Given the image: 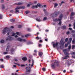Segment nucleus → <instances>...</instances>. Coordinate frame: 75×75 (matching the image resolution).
<instances>
[{
  "instance_id": "39",
  "label": "nucleus",
  "mask_w": 75,
  "mask_h": 75,
  "mask_svg": "<svg viewBox=\"0 0 75 75\" xmlns=\"http://www.w3.org/2000/svg\"><path fill=\"white\" fill-rule=\"evenodd\" d=\"M22 27V26H21V25H18V27L19 28H21Z\"/></svg>"
},
{
  "instance_id": "21",
  "label": "nucleus",
  "mask_w": 75,
  "mask_h": 75,
  "mask_svg": "<svg viewBox=\"0 0 75 75\" xmlns=\"http://www.w3.org/2000/svg\"><path fill=\"white\" fill-rule=\"evenodd\" d=\"M21 9L20 6H17L16 8L15 9V10H18Z\"/></svg>"
},
{
  "instance_id": "20",
  "label": "nucleus",
  "mask_w": 75,
  "mask_h": 75,
  "mask_svg": "<svg viewBox=\"0 0 75 75\" xmlns=\"http://www.w3.org/2000/svg\"><path fill=\"white\" fill-rule=\"evenodd\" d=\"M53 62H54V63H58L59 62L58 61H57L56 60H54L53 61Z\"/></svg>"
},
{
  "instance_id": "40",
  "label": "nucleus",
  "mask_w": 75,
  "mask_h": 75,
  "mask_svg": "<svg viewBox=\"0 0 75 75\" xmlns=\"http://www.w3.org/2000/svg\"><path fill=\"white\" fill-rule=\"evenodd\" d=\"M39 47H42V45L41 44H39L38 45Z\"/></svg>"
},
{
  "instance_id": "35",
  "label": "nucleus",
  "mask_w": 75,
  "mask_h": 75,
  "mask_svg": "<svg viewBox=\"0 0 75 75\" xmlns=\"http://www.w3.org/2000/svg\"><path fill=\"white\" fill-rule=\"evenodd\" d=\"M42 70L43 71H44V72H45V71H46V69H45V68H42Z\"/></svg>"
},
{
  "instance_id": "31",
  "label": "nucleus",
  "mask_w": 75,
  "mask_h": 75,
  "mask_svg": "<svg viewBox=\"0 0 75 75\" xmlns=\"http://www.w3.org/2000/svg\"><path fill=\"white\" fill-rule=\"evenodd\" d=\"M1 43H3L4 42V40H1L0 41Z\"/></svg>"
},
{
  "instance_id": "32",
  "label": "nucleus",
  "mask_w": 75,
  "mask_h": 75,
  "mask_svg": "<svg viewBox=\"0 0 75 75\" xmlns=\"http://www.w3.org/2000/svg\"><path fill=\"white\" fill-rule=\"evenodd\" d=\"M29 13H30V11H25V13H26V14H28Z\"/></svg>"
},
{
  "instance_id": "28",
  "label": "nucleus",
  "mask_w": 75,
  "mask_h": 75,
  "mask_svg": "<svg viewBox=\"0 0 75 75\" xmlns=\"http://www.w3.org/2000/svg\"><path fill=\"white\" fill-rule=\"evenodd\" d=\"M71 45H69L68 46V50H71Z\"/></svg>"
},
{
  "instance_id": "55",
  "label": "nucleus",
  "mask_w": 75,
  "mask_h": 75,
  "mask_svg": "<svg viewBox=\"0 0 75 75\" xmlns=\"http://www.w3.org/2000/svg\"><path fill=\"white\" fill-rule=\"evenodd\" d=\"M27 7H30V5L29 4H28Z\"/></svg>"
},
{
  "instance_id": "37",
  "label": "nucleus",
  "mask_w": 75,
  "mask_h": 75,
  "mask_svg": "<svg viewBox=\"0 0 75 75\" xmlns=\"http://www.w3.org/2000/svg\"><path fill=\"white\" fill-rule=\"evenodd\" d=\"M38 7H40V6H41V5L40 4H38Z\"/></svg>"
},
{
  "instance_id": "5",
  "label": "nucleus",
  "mask_w": 75,
  "mask_h": 75,
  "mask_svg": "<svg viewBox=\"0 0 75 75\" xmlns=\"http://www.w3.org/2000/svg\"><path fill=\"white\" fill-rule=\"evenodd\" d=\"M59 14V12L58 11V12H56L54 13H53V14L55 17H57V16H58V15Z\"/></svg>"
},
{
  "instance_id": "14",
  "label": "nucleus",
  "mask_w": 75,
  "mask_h": 75,
  "mask_svg": "<svg viewBox=\"0 0 75 75\" xmlns=\"http://www.w3.org/2000/svg\"><path fill=\"white\" fill-rule=\"evenodd\" d=\"M6 40L7 41L8 40L9 41H11L12 40V38L10 37L9 38H7L6 39Z\"/></svg>"
},
{
  "instance_id": "60",
  "label": "nucleus",
  "mask_w": 75,
  "mask_h": 75,
  "mask_svg": "<svg viewBox=\"0 0 75 75\" xmlns=\"http://www.w3.org/2000/svg\"><path fill=\"white\" fill-rule=\"evenodd\" d=\"M67 34H69V32L68 31L66 33Z\"/></svg>"
},
{
  "instance_id": "8",
  "label": "nucleus",
  "mask_w": 75,
  "mask_h": 75,
  "mask_svg": "<svg viewBox=\"0 0 75 75\" xmlns=\"http://www.w3.org/2000/svg\"><path fill=\"white\" fill-rule=\"evenodd\" d=\"M31 8L33 9L34 8H38V4H37V5H35V6L34 5L33 6L31 7Z\"/></svg>"
},
{
  "instance_id": "36",
  "label": "nucleus",
  "mask_w": 75,
  "mask_h": 75,
  "mask_svg": "<svg viewBox=\"0 0 75 75\" xmlns=\"http://www.w3.org/2000/svg\"><path fill=\"white\" fill-rule=\"evenodd\" d=\"M41 18H39V19H38V22H40V21H41Z\"/></svg>"
},
{
  "instance_id": "56",
  "label": "nucleus",
  "mask_w": 75,
  "mask_h": 75,
  "mask_svg": "<svg viewBox=\"0 0 75 75\" xmlns=\"http://www.w3.org/2000/svg\"><path fill=\"white\" fill-rule=\"evenodd\" d=\"M70 11H73V8L70 9Z\"/></svg>"
},
{
  "instance_id": "24",
  "label": "nucleus",
  "mask_w": 75,
  "mask_h": 75,
  "mask_svg": "<svg viewBox=\"0 0 75 75\" xmlns=\"http://www.w3.org/2000/svg\"><path fill=\"white\" fill-rule=\"evenodd\" d=\"M63 52H64V54H65V52H67V49H64L63 50Z\"/></svg>"
},
{
  "instance_id": "52",
  "label": "nucleus",
  "mask_w": 75,
  "mask_h": 75,
  "mask_svg": "<svg viewBox=\"0 0 75 75\" xmlns=\"http://www.w3.org/2000/svg\"><path fill=\"white\" fill-rule=\"evenodd\" d=\"M21 66L22 67H25V65H24V64H23V65L22 64V65H21Z\"/></svg>"
},
{
  "instance_id": "59",
  "label": "nucleus",
  "mask_w": 75,
  "mask_h": 75,
  "mask_svg": "<svg viewBox=\"0 0 75 75\" xmlns=\"http://www.w3.org/2000/svg\"><path fill=\"white\" fill-rule=\"evenodd\" d=\"M0 61H1L3 62V59H1Z\"/></svg>"
},
{
  "instance_id": "7",
  "label": "nucleus",
  "mask_w": 75,
  "mask_h": 75,
  "mask_svg": "<svg viewBox=\"0 0 75 75\" xmlns=\"http://www.w3.org/2000/svg\"><path fill=\"white\" fill-rule=\"evenodd\" d=\"M58 42H57L56 43L53 44V46L54 48H55L56 47H58Z\"/></svg>"
},
{
  "instance_id": "43",
  "label": "nucleus",
  "mask_w": 75,
  "mask_h": 75,
  "mask_svg": "<svg viewBox=\"0 0 75 75\" xmlns=\"http://www.w3.org/2000/svg\"><path fill=\"white\" fill-rule=\"evenodd\" d=\"M61 23H62V22H61V21H60L59 22V25H61Z\"/></svg>"
},
{
  "instance_id": "11",
  "label": "nucleus",
  "mask_w": 75,
  "mask_h": 75,
  "mask_svg": "<svg viewBox=\"0 0 75 75\" xmlns=\"http://www.w3.org/2000/svg\"><path fill=\"white\" fill-rule=\"evenodd\" d=\"M17 39L18 40V41H20V42H21V41H23V39L21 38H18Z\"/></svg>"
},
{
  "instance_id": "46",
  "label": "nucleus",
  "mask_w": 75,
  "mask_h": 75,
  "mask_svg": "<svg viewBox=\"0 0 75 75\" xmlns=\"http://www.w3.org/2000/svg\"><path fill=\"white\" fill-rule=\"evenodd\" d=\"M9 48H8L7 47L6 49V51H7V52L9 50Z\"/></svg>"
},
{
  "instance_id": "13",
  "label": "nucleus",
  "mask_w": 75,
  "mask_h": 75,
  "mask_svg": "<svg viewBox=\"0 0 75 75\" xmlns=\"http://www.w3.org/2000/svg\"><path fill=\"white\" fill-rule=\"evenodd\" d=\"M31 34L29 33L28 34H27L26 35H25V37H26V38H27L28 36H31Z\"/></svg>"
},
{
  "instance_id": "33",
  "label": "nucleus",
  "mask_w": 75,
  "mask_h": 75,
  "mask_svg": "<svg viewBox=\"0 0 75 75\" xmlns=\"http://www.w3.org/2000/svg\"><path fill=\"white\" fill-rule=\"evenodd\" d=\"M2 18H3V16L2 15L0 14V19H2Z\"/></svg>"
},
{
  "instance_id": "18",
  "label": "nucleus",
  "mask_w": 75,
  "mask_h": 75,
  "mask_svg": "<svg viewBox=\"0 0 75 75\" xmlns=\"http://www.w3.org/2000/svg\"><path fill=\"white\" fill-rule=\"evenodd\" d=\"M42 54H43V53L42 52H40L39 53V55L40 57H41L42 55Z\"/></svg>"
},
{
  "instance_id": "16",
  "label": "nucleus",
  "mask_w": 75,
  "mask_h": 75,
  "mask_svg": "<svg viewBox=\"0 0 75 75\" xmlns=\"http://www.w3.org/2000/svg\"><path fill=\"white\" fill-rule=\"evenodd\" d=\"M62 28L63 29V30H65L66 28H67V27L64 25H63V26L62 27Z\"/></svg>"
},
{
  "instance_id": "12",
  "label": "nucleus",
  "mask_w": 75,
  "mask_h": 75,
  "mask_svg": "<svg viewBox=\"0 0 75 75\" xmlns=\"http://www.w3.org/2000/svg\"><path fill=\"white\" fill-rule=\"evenodd\" d=\"M72 39L71 38H70L69 39V40L68 42V44H70L71 43V41H72Z\"/></svg>"
},
{
  "instance_id": "19",
  "label": "nucleus",
  "mask_w": 75,
  "mask_h": 75,
  "mask_svg": "<svg viewBox=\"0 0 75 75\" xmlns=\"http://www.w3.org/2000/svg\"><path fill=\"white\" fill-rule=\"evenodd\" d=\"M21 9H24L25 8V6H20Z\"/></svg>"
},
{
  "instance_id": "51",
  "label": "nucleus",
  "mask_w": 75,
  "mask_h": 75,
  "mask_svg": "<svg viewBox=\"0 0 75 75\" xmlns=\"http://www.w3.org/2000/svg\"><path fill=\"white\" fill-rule=\"evenodd\" d=\"M16 35L15 33H13L12 34V35H11V36H14Z\"/></svg>"
},
{
  "instance_id": "10",
  "label": "nucleus",
  "mask_w": 75,
  "mask_h": 75,
  "mask_svg": "<svg viewBox=\"0 0 75 75\" xmlns=\"http://www.w3.org/2000/svg\"><path fill=\"white\" fill-rule=\"evenodd\" d=\"M18 6H20V5H22L23 4V3L22 2H19L17 4H16Z\"/></svg>"
},
{
  "instance_id": "64",
  "label": "nucleus",
  "mask_w": 75,
  "mask_h": 75,
  "mask_svg": "<svg viewBox=\"0 0 75 75\" xmlns=\"http://www.w3.org/2000/svg\"><path fill=\"white\" fill-rule=\"evenodd\" d=\"M72 54H73V55H75V52L72 53Z\"/></svg>"
},
{
  "instance_id": "61",
  "label": "nucleus",
  "mask_w": 75,
  "mask_h": 75,
  "mask_svg": "<svg viewBox=\"0 0 75 75\" xmlns=\"http://www.w3.org/2000/svg\"><path fill=\"white\" fill-rule=\"evenodd\" d=\"M43 7H45H45H46L47 6L46 5H43Z\"/></svg>"
},
{
  "instance_id": "3",
  "label": "nucleus",
  "mask_w": 75,
  "mask_h": 75,
  "mask_svg": "<svg viewBox=\"0 0 75 75\" xmlns=\"http://www.w3.org/2000/svg\"><path fill=\"white\" fill-rule=\"evenodd\" d=\"M64 54L66 55L64 57H62L63 59H67V58H69V54L67 52H65Z\"/></svg>"
},
{
  "instance_id": "30",
  "label": "nucleus",
  "mask_w": 75,
  "mask_h": 75,
  "mask_svg": "<svg viewBox=\"0 0 75 75\" xmlns=\"http://www.w3.org/2000/svg\"><path fill=\"white\" fill-rule=\"evenodd\" d=\"M75 14V13L74 12H72L71 13V16H74Z\"/></svg>"
},
{
  "instance_id": "63",
  "label": "nucleus",
  "mask_w": 75,
  "mask_h": 75,
  "mask_svg": "<svg viewBox=\"0 0 75 75\" xmlns=\"http://www.w3.org/2000/svg\"><path fill=\"white\" fill-rule=\"evenodd\" d=\"M70 18L71 19H73V18H74V17L71 16Z\"/></svg>"
},
{
  "instance_id": "17",
  "label": "nucleus",
  "mask_w": 75,
  "mask_h": 75,
  "mask_svg": "<svg viewBox=\"0 0 75 75\" xmlns=\"http://www.w3.org/2000/svg\"><path fill=\"white\" fill-rule=\"evenodd\" d=\"M16 10L15 11V13L17 14V13H20L18 9H15Z\"/></svg>"
},
{
  "instance_id": "9",
  "label": "nucleus",
  "mask_w": 75,
  "mask_h": 75,
  "mask_svg": "<svg viewBox=\"0 0 75 75\" xmlns=\"http://www.w3.org/2000/svg\"><path fill=\"white\" fill-rule=\"evenodd\" d=\"M33 44V42L31 41L28 42L27 43V45H30V44Z\"/></svg>"
},
{
  "instance_id": "15",
  "label": "nucleus",
  "mask_w": 75,
  "mask_h": 75,
  "mask_svg": "<svg viewBox=\"0 0 75 75\" xmlns=\"http://www.w3.org/2000/svg\"><path fill=\"white\" fill-rule=\"evenodd\" d=\"M22 59L23 60V61H27V58L26 57H23Z\"/></svg>"
},
{
  "instance_id": "42",
  "label": "nucleus",
  "mask_w": 75,
  "mask_h": 75,
  "mask_svg": "<svg viewBox=\"0 0 75 75\" xmlns=\"http://www.w3.org/2000/svg\"><path fill=\"white\" fill-rule=\"evenodd\" d=\"M47 19V18L46 17H45L43 19V20H46Z\"/></svg>"
},
{
  "instance_id": "62",
  "label": "nucleus",
  "mask_w": 75,
  "mask_h": 75,
  "mask_svg": "<svg viewBox=\"0 0 75 75\" xmlns=\"http://www.w3.org/2000/svg\"><path fill=\"white\" fill-rule=\"evenodd\" d=\"M72 36L73 37H75V34H73L72 35Z\"/></svg>"
},
{
  "instance_id": "50",
  "label": "nucleus",
  "mask_w": 75,
  "mask_h": 75,
  "mask_svg": "<svg viewBox=\"0 0 75 75\" xmlns=\"http://www.w3.org/2000/svg\"><path fill=\"white\" fill-rule=\"evenodd\" d=\"M75 47V46L74 45H73L72 46V49H73Z\"/></svg>"
},
{
  "instance_id": "34",
  "label": "nucleus",
  "mask_w": 75,
  "mask_h": 75,
  "mask_svg": "<svg viewBox=\"0 0 75 75\" xmlns=\"http://www.w3.org/2000/svg\"><path fill=\"white\" fill-rule=\"evenodd\" d=\"M70 44V43H67V44H66L65 45V47H68V44Z\"/></svg>"
},
{
  "instance_id": "53",
  "label": "nucleus",
  "mask_w": 75,
  "mask_h": 75,
  "mask_svg": "<svg viewBox=\"0 0 75 75\" xmlns=\"http://www.w3.org/2000/svg\"><path fill=\"white\" fill-rule=\"evenodd\" d=\"M75 41L73 40L72 41V44H75Z\"/></svg>"
},
{
  "instance_id": "23",
  "label": "nucleus",
  "mask_w": 75,
  "mask_h": 75,
  "mask_svg": "<svg viewBox=\"0 0 75 75\" xmlns=\"http://www.w3.org/2000/svg\"><path fill=\"white\" fill-rule=\"evenodd\" d=\"M26 69L27 70H28V69H31V67H26Z\"/></svg>"
},
{
  "instance_id": "57",
  "label": "nucleus",
  "mask_w": 75,
  "mask_h": 75,
  "mask_svg": "<svg viewBox=\"0 0 75 75\" xmlns=\"http://www.w3.org/2000/svg\"><path fill=\"white\" fill-rule=\"evenodd\" d=\"M41 38H39V37H38V40H41Z\"/></svg>"
},
{
  "instance_id": "58",
  "label": "nucleus",
  "mask_w": 75,
  "mask_h": 75,
  "mask_svg": "<svg viewBox=\"0 0 75 75\" xmlns=\"http://www.w3.org/2000/svg\"><path fill=\"white\" fill-rule=\"evenodd\" d=\"M22 41H23V42H25V41H26V40L25 39H23L22 40Z\"/></svg>"
},
{
  "instance_id": "22",
  "label": "nucleus",
  "mask_w": 75,
  "mask_h": 75,
  "mask_svg": "<svg viewBox=\"0 0 75 75\" xmlns=\"http://www.w3.org/2000/svg\"><path fill=\"white\" fill-rule=\"evenodd\" d=\"M14 49L13 48H11L10 50V51L11 52H14Z\"/></svg>"
},
{
  "instance_id": "41",
  "label": "nucleus",
  "mask_w": 75,
  "mask_h": 75,
  "mask_svg": "<svg viewBox=\"0 0 75 75\" xmlns=\"http://www.w3.org/2000/svg\"><path fill=\"white\" fill-rule=\"evenodd\" d=\"M27 30L28 31H31V29L30 28H27Z\"/></svg>"
},
{
  "instance_id": "45",
  "label": "nucleus",
  "mask_w": 75,
  "mask_h": 75,
  "mask_svg": "<svg viewBox=\"0 0 75 75\" xmlns=\"http://www.w3.org/2000/svg\"><path fill=\"white\" fill-rule=\"evenodd\" d=\"M8 54V52H4V55L7 54Z\"/></svg>"
},
{
  "instance_id": "6",
  "label": "nucleus",
  "mask_w": 75,
  "mask_h": 75,
  "mask_svg": "<svg viewBox=\"0 0 75 75\" xmlns=\"http://www.w3.org/2000/svg\"><path fill=\"white\" fill-rule=\"evenodd\" d=\"M56 67V65L55 64L52 63L51 65V67L52 68H55V67Z\"/></svg>"
},
{
  "instance_id": "38",
  "label": "nucleus",
  "mask_w": 75,
  "mask_h": 75,
  "mask_svg": "<svg viewBox=\"0 0 75 75\" xmlns=\"http://www.w3.org/2000/svg\"><path fill=\"white\" fill-rule=\"evenodd\" d=\"M6 58H7V59H8L10 58V57L8 56H6Z\"/></svg>"
},
{
  "instance_id": "49",
  "label": "nucleus",
  "mask_w": 75,
  "mask_h": 75,
  "mask_svg": "<svg viewBox=\"0 0 75 75\" xmlns=\"http://www.w3.org/2000/svg\"><path fill=\"white\" fill-rule=\"evenodd\" d=\"M39 42H40V43H42V40H40L39 41Z\"/></svg>"
},
{
  "instance_id": "29",
  "label": "nucleus",
  "mask_w": 75,
  "mask_h": 75,
  "mask_svg": "<svg viewBox=\"0 0 75 75\" xmlns=\"http://www.w3.org/2000/svg\"><path fill=\"white\" fill-rule=\"evenodd\" d=\"M2 9H4V8H5V6H4L3 5H2Z\"/></svg>"
},
{
  "instance_id": "54",
  "label": "nucleus",
  "mask_w": 75,
  "mask_h": 75,
  "mask_svg": "<svg viewBox=\"0 0 75 75\" xmlns=\"http://www.w3.org/2000/svg\"><path fill=\"white\" fill-rule=\"evenodd\" d=\"M72 33H75V31L74 30H72L71 31Z\"/></svg>"
},
{
  "instance_id": "2",
  "label": "nucleus",
  "mask_w": 75,
  "mask_h": 75,
  "mask_svg": "<svg viewBox=\"0 0 75 75\" xmlns=\"http://www.w3.org/2000/svg\"><path fill=\"white\" fill-rule=\"evenodd\" d=\"M60 48L62 50L64 49V45L65 44V41L62 40H61L60 42Z\"/></svg>"
},
{
  "instance_id": "1",
  "label": "nucleus",
  "mask_w": 75,
  "mask_h": 75,
  "mask_svg": "<svg viewBox=\"0 0 75 75\" xmlns=\"http://www.w3.org/2000/svg\"><path fill=\"white\" fill-rule=\"evenodd\" d=\"M62 17H63V15L61 14L59 16V18L54 19L53 20L54 21H55V22H57V21H61V20L62 19Z\"/></svg>"
},
{
  "instance_id": "4",
  "label": "nucleus",
  "mask_w": 75,
  "mask_h": 75,
  "mask_svg": "<svg viewBox=\"0 0 75 75\" xmlns=\"http://www.w3.org/2000/svg\"><path fill=\"white\" fill-rule=\"evenodd\" d=\"M7 28V27H6L4 29V30H2L3 34H5L6 33H7V32H8V31H9L10 29L9 28Z\"/></svg>"
},
{
  "instance_id": "48",
  "label": "nucleus",
  "mask_w": 75,
  "mask_h": 75,
  "mask_svg": "<svg viewBox=\"0 0 75 75\" xmlns=\"http://www.w3.org/2000/svg\"><path fill=\"white\" fill-rule=\"evenodd\" d=\"M73 25H74V29H75V23H74Z\"/></svg>"
},
{
  "instance_id": "47",
  "label": "nucleus",
  "mask_w": 75,
  "mask_h": 75,
  "mask_svg": "<svg viewBox=\"0 0 75 75\" xmlns=\"http://www.w3.org/2000/svg\"><path fill=\"white\" fill-rule=\"evenodd\" d=\"M34 4H37V1H34Z\"/></svg>"
},
{
  "instance_id": "27",
  "label": "nucleus",
  "mask_w": 75,
  "mask_h": 75,
  "mask_svg": "<svg viewBox=\"0 0 75 75\" xmlns=\"http://www.w3.org/2000/svg\"><path fill=\"white\" fill-rule=\"evenodd\" d=\"M0 68H4V65H2L0 66Z\"/></svg>"
},
{
  "instance_id": "25",
  "label": "nucleus",
  "mask_w": 75,
  "mask_h": 75,
  "mask_svg": "<svg viewBox=\"0 0 75 75\" xmlns=\"http://www.w3.org/2000/svg\"><path fill=\"white\" fill-rule=\"evenodd\" d=\"M58 4L57 3H55L54 4V7H57V6H58Z\"/></svg>"
},
{
  "instance_id": "26",
  "label": "nucleus",
  "mask_w": 75,
  "mask_h": 75,
  "mask_svg": "<svg viewBox=\"0 0 75 75\" xmlns=\"http://www.w3.org/2000/svg\"><path fill=\"white\" fill-rule=\"evenodd\" d=\"M14 20L13 19H11L10 20V22H12V23H13V22H14Z\"/></svg>"
},
{
  "instance_id": "44",
  "label": "nucleus",
  "mask_w": 75,
  "mask_h": 75,
  "mask_svg": "<svg viewBox=\"0 0 75 75\" xmlns=\"http://www.w3.org/2000/svg\"><path fill=\"white\" fill-rule=\"evenodd\" d=\"M68 40V38H67L65 39V42H67Z\"/></svg>"
}]
</instances>
